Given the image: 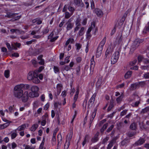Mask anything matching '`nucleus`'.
<instances>
[{
	"label": "nucleus",
	"instance_id": "obj_45",
	"mask_svg": "<svg viewBox=\"0 0 149 149\" xmlns=\"http://www.w3.org/2000/svg\"><path fill=\"white\" fill-rule=\"evenodd\" d=\"M97 109L96 108H95L94 110V111L92 113L91 117H92V118H94L96 115L97 112Z\"/></svg>",
	"mask_w": 149,
	"mask_h": 149
},
{
	"label": "nucleus",
	"instance_id": "obj_15",
	"mask_svg": "<svg viewBox=\"0 0 149 149\" xmlns=\"http://www.w3.org/2000/svg\"><path fill=\"white\" fill-rule=\"evenodd\" d=\"M116 142L115 139H113L110 141L108 145L107 149H111V148L113 146V144Z\"/></svg>",
	"mask_w": 149,
	"mask_h": 149
},
{
	"label": "nucleus",
	"instance_id": "obj_6",
	"mask_svg": "<svg viewBox=\"0 0 149 149\" xmlns=\"http://www.w3.org/2000/svg\"><path fill=\"white\" fill-rule=\"evenodd\" d=\"M96 96V93H94L90 99L89 100L88 102V107H89L91 105L92 106L94 104L95 100V98Z\"/></svg>",
	"mask_w": 149,
	"mask_h": 149
},
{
	"label": "nucleus",
	"instance_id": "obj_3",
	"mask_svg": "<svg viewBox=\"0 0 149 149\" xmlns=\"http://www.w3.org/2000/svg\"><path fill=\"white\" fill-rule=\"evenodd\" d=\"M72 20L71 19H69L66 22V29L67 31H68L72 29L74 26V24L71 23Z\"/></svg>",
	"mask_w": 149,
	"mask_h": 149
},
{
	"label": "nucleus",
	"instance_id": "obj_19",
	"mask_svg": "<svg viewBox=\"0 0 149 149\" xmlns=\"http://www.w3.org/2000/svg\"><path fill=\"white\" fill-rule=\"evenodd\" d=\"M124 95L123 93H122L121 95L116 99V101L117 103H120L122 101L124 97Z\"/></svg>",
	"mask_w": 149,
	"mask_h": 149
},
{
	"label": "nucleus",
	"instance_id": "obj_47",
	"mask_svg": "<svg viewBox=\"0 0 149 149\" xmlns=\"http://www.w3.org/2000/svg\"><path fill=\"white\" fill-rule=\"evenodd\" d=\"M79 94L78 91H76V93L74 96V102H75L78 97V95Z\"/></svg>",
	"mask_w": 149,
	"mask_h": 149
},
{
	"label": "nucleus",
	"instance_id": "obj_54",
	"mask_svg": "<svg viewBox=\"0 0 149 149\" xmlns=\"http://www.w3.org/2000/svg\"><path fill=\"white\" fill-rule=\"evenodd\" d=\"M109 139V137H106L104 138L102 141V143L103 144H105L107 141Z\"/></svg>",
	"mask_w": 149,
	"mask_h": 149
},
{
	"label": "nucleus",
	"instance_id": "obj_5",
	"mask_svg": "<svg viewBox=\"0 0 149 149\" xmlns=\"http://www.w3.org/2000/svg\"><path fill=\"white\" fill-rule=\"evenodd\" d=\"M29 93L28 91H25L23 93V95L21 97L22 101L25 102H27L29 99Z\"/></svg>",
	"mask_w": 149,
	"mask_h": 149
},
{
	"label": "nucleus",
	"instance_id": "obj_53",
	"mask_svg": "<svg viewBox=\"0 0 149 149\" xmlns=\"http://www.w3.org/2000/svg\"><path fill=\"white\" fill-rule=\"evenodd\" d=\"M124 85H125V84H124V83H122L120 85H119L116 86V88L117 89H118V88H123L124 86Z\"/></svg>",
	"mask_w": 149,
	"mask_h": 149
},
{
	"label": "nucleus",
	"instance_id": "obj_56",
	"mask_svg": "<svg viewBox=\"0 0 149 149\" xmlns=\"http://www.w3.org/2000/svg\"><path fill=\"white\" fill-rule=\"evenodd\" d=\"M143 77L146 79L149 78V72L145 73L143 74Z\"/></svg>",
	"mask_w": 149,
	"mask_h": 149
},
{
	"label": "nucleus",
	"instance_id": "obj_55",
	"mask_svg": "<svg viewBox=\"0 0 149 149\" xmlns=\"http://www.w3.org/2000/svg\"><path fill=\"white\" fill-rule=\"evenodd\" d=\"M87 18H84L82 21V24L83 25H85L87 23Z\"/></svg>",
	"mask_w": 149,
	"mask_h": 149
},
{
	"label": "nucleus",
	"instance_id": "obj_46",
	"mask_svg": "<svg viewBox=\"0 0 149 149\" xmlns=\"http://www.w3.org/2000/svg\"><path fill=\"white\" fill-rule=\"evenodd\" d=\"M75 46L76 47L78 51L81 47V45L80 43H76Z\"/></svg>",
	"mask_w": 149,
	"mask_h": 149
},
{
	"label": "nucleus",
	"instance_id": "obj_37",
	"mask_svg": "<svg viewBox=\"0 0 149 149\" xmlns=\"http://www.w3.org/2000/svg\"><path fill=\"white\" fill-rule=\"evenodd\" d=\"M108 126V123H107L104 124L100 130V132L102 133L104 130L107 128Z\"/></svg>",
	"mask_w": 149,
	"mask_h": 149
},
{
	"label": "nucleus",
	"instance_id": "obj_64",
	"mask_svg": "<svg viewBox=\"0 0 149 149\" xmlns=\"http://www.w3.org/2000/svg\"><path fill=\"white\" fill-rule=\"evenodd\" d=\"M139 84L140 86L143 87L146 85V83L145 81H143L139 82Z\"/></svg>",
	"mask_w": 149,
	"mask_h": 149
},
{
	"label": "nucleus",
	"instance_id": "obj_52",
	"mask_svg": "<svg viewBox=\"0 0 149 149\" xmlns=\"http://www.w3.org/2000/svg\"><path fill=\"white\" fill-rule=\"evenodd\" d=\"M113 125H111L108 129L107 130V132H110L113 129L114 127Z\"/></svg>",
	"mask_w": 149,
	"mask_h": 149
},
{
	"label": "nucleus",
	"instance_id": "obj_24",
	"mask_svg": "<svg viewBox=\"0 0 149 149\" xmlns=\"http://www.w3.org/2000/svg\"><path fill=\"white\" fill-rule=\"evenodd\" d=\"M106 40V37H105L100 42V45H99V46L102 47L103 48V47L104 45Z\"/></svg>",
	"mask_w": 149,
	"mask_h": 149
},
{
	"label": "nucleus",
	"instance_id": "obj_27",
	"mask_svg": "<svg viewBox=\"0 0 149 149\" xmlns=\"http://www.w3.org/2000/svg\"><path fill=\"white\" fill-rule=\"evenodd\" d=\"M84 27L81 28L80 29L79 31L78 35L81 36L83 35L84 33Z\"/></svg>",
	"mask_w": 149,
	"mask_h": 149
},
{
	"label": "nucleus",
	"instance_id": "obj_42",
	"mask_svg": "<svg viewBox=\"0 0 149 149\" xmlns=\"http://www.w3.org/2000/svg\"><path fill=\"white\" fill-rule=\"evenodd\" d=\"M68 9L70 12V13H72L73 14V12L75 10L74 8L71 6H69L68 7Z\"/></svg>",
	"mask_w": 149,
	"mask_h": 149
},
{
	"label": "nucleus",
	"instance_id": "obj_39",
	"mask_svg": "<svg viewBox=\"0 0 149 149\" xmlns=\"http://www.w3.org/2000/svg\"><path fill=\"white\" fill-rule=\"evenodd\" d=\"M137 85L138 84L136 83L132 84L130 87V90L132 91L135 90L136 88Z\"/></svg>",
	"mask_w": 149,
	"mask_h": 149
},
{
	"label": "nucleus",
	"instance_id": "obj_59",
	"mask_svg": "<svg viewBox=\"0 0 149 149\" xmlns=\"http://www.w3.org/2000/svg\"><path fill=\"white\" fill-rule=\"evenodd\" d=\"M103 49V48L102 47H100V46H98L96 52H100L101 53H102V50Z\"/></svg>",
	"mask_w": 149,
	"mask_h": 149
},
{
	"label": "nucleus",
	"instance_id": "obj_7",
	"mask_svg": "<svg viewBox=\"0 0 149 149\" xmlns=\"http://www.w3.org/2000/svg\"><path fill=\"white\" fill-rule=\"evenodd\" d=\"M113 51V49L112 46L111 45H109L105 52V58H107L110 54H111Z\"/></svg>",
	"mask_w": 149,
	"mask_h": 149
},
{
	"label": "nucleus",
	"instance_id": "obj_51",
	"mask_svg": "<svg viewBox=\"0 0 149 149\" xmlns=\"http://www.w3.org/2000/svg\"><path fill=\"white\" fill-rule=\"evenodd\" d=\"M127 111V110H124L123 111L120 113V116H122L125 115L126 114Z\"/></svg>",
	"mask_w": 149,
	"mask_h": 149
},
{
	"label": "nucleus",
	"instance_id": "obj_30",
	"mask_svg": "<svg viewBox=\"0 0 149 149\" xmlns=\"http://www.w3.org/2000/svg\"><path fill=\"white\" fill-rule=\"evenodd\" d=\"M65 18L66 19L69 18L73 14L72 13L65 12Z\"/></svg>",
	"mask_w": 149,
	"mask_h": 149
},
{
	"label": "nucleus",
	"instance_id": "obj_31",
	"mask_svg": "<svg viewBox=\"0 0 149 149\" xmlns=\"http://www.w3.org/2000/svg\"><path fill=\"white\" fill-rule=\"evenodd\" d=\"M149 111V107H147L142 109L141 111V113L144 114Z\"/></svg>",
	"mask_w": 149,
	"mask_h": 149
},
{
	"label": "nucleus",
	"instance_id": "obj_60",
	"mask_svg": "<svg viewBox=\"0 0 149 149\" xmlns=\"http://www.w3.org/2000/svg\"><path fill=\"white\" fill-rule=\"evenodd\" d=\"M103 49V48L102 47H100V46H98L96 52H100L101 53H102V50Z\"/></svg>",
	"mask_w": 149,
	"mask_h": 149
},
{
	"label": "nucleus",
	"instance_id": "obj_62",
	"mask_svg": "<svg viewBox=\"0 0 149 149\" xmlns=\"http://www.w3.org/2000/svg\"><path fill=\"white\" fill-rule=\"evenodd\" d=\"M128 13V12L127 11L123 15V16L122 18V20L123 21H124L125 20L126 17L127 15V14Z\"/></svg>",
	"mask_w": 149,
	"mask_h": 149
},
{
	"label": "nucleus",
	"instance_id": "obj_58",
	"mask_svg": "<svg viewBox=\"0 0 149 149\" xmlns=\"http://www.w3.org/2000/svg\"><path fill=\"white\" fill-rule=\"evenodd\" d=\"M137 62V60L134 59V61L130 63V65L133 66Z\"/></svg>",
	"mask_w": 149,
	"mask_h": 149
},
{
	"label": "nucleus",
	"instance_id": "obj_63",
	"mask_svg": "<svg viewBox=\"0 0 149 149\" xmlns=\"http://www.w3.org/2000/svg\"><path fill=\"white\" fill-rule=\"evenodd\" d=\"M17 136V134L16 133H13L11 134V137L12 139L15 138Z\"/></svg>",
	"mask_w": 149,
	"mask_h": 149
},
{
	"label": "nucleus",
	"instance_id": "obj_38",
	"mask_svg": "<svg viewBox=\"0 0 149 149\" xmlns=\"http://www.w3.org/2000/svg\"><path fill=\"white\" fill-rule=\"evenodd\" d=\"M127 136L129 137H132L135 135V132H129L127 133Z\"/></svg>",
	"mask_w": 149,
	"mask_h": 149
},
{
	"label": "nucleus",
	"instance_id": "obj_8",
	"mask_svg": "<svg viewBox=\"0 0 149 149\" xmlns=\"http://www.w3.org/2000/svg\"><path fill=\"white\" fill-rule=\"evenodd\" d=\"M146 141L145 137L144 138L140 137V139L135 143V145L138 146L141 145L144 143Z\"/></svg>",
	"mask_w": 149,
	"mask_h": 149
},
{
	"label": "nucleus",
	"instance_id": "obj_2",
	"mask_svg": "<svg viewBox=\"0 0 149 149\" xmlns=\"http://www.w3.org/2000/svg\"><path fill=\"white\" fill-rule=\"evenodd\" d=\"M119 52L117 51L113 55L111 59V64H114L117 61L119 57Z\"/></svg>",
	"mask_w": 149,
	"mask_h": 149
},
{
	"label": "nucleus",
	"instance_id": "obj_13",
	"mask_svg": "<svg viewBox=\"0 0 149 149\" xmlns=\"http://www.w3.org/2000/svg\"><path fill=\"white\" fill-rule=\"evenodd\" d=\"M17 15L18 13H12L10 12H7L6 13V15L5 16L9 18H12L14 17Z\"/></svg>",
	"mask_w": 149,
	"mask_h": 149
},
{
	"label": "nucleus",
	"instance_id": "obj_18",
	"mask_svg": "<svg viewBox=\"0 0 149 149\" xmlns=\"http://www.w3.org/2000/svg\"><path fill=\"white\" fill-rule=\"evenodd\" d=\"M129 142V140L127 139H125L122 141L121 142L120 145L121 146H126Z\"/></svg>",
	"mask_w": 149,
	"mask_h": 149
},
{
	"label": "nucleus",
	"instance_id": "obj_11",
	"mask_svg": "<svg viewBox=\"0 0 149 149\" xmlns=\"http://www.w3.org/2000/svg\"><path fill=\"white\" fill-rule=\"evenodd\" d=\"M94 12L98 17H102L103 14L102 11L98 8L95 9L94 10Z\"/></svg>",
	"mask_w": 149,
	"mask_h": 149
},
{
	"label": "nucleus",
	"instance_id": "obj_4",
	"mask_svg": "<svg viewBox=\"0 0 149 149\" xmlns=\"http://www.w3.org/2000/svg\"><path fill=\"white\" fill-rule=\"evenodd\" d=\"M37 75V71L30 72L27 76V79L29 80H32L35 76Z\"/></svg>",
	"mask_w": 149,
	"mask_h": 149
},
{
	"label": "nucleus",
	"instance_id": "obj_26",
	"mask_svg": "<svg viewBox=\"0 0 149 149\" xmlns=\"http://www.w3.org/2000/svg\"><path fill=\"white\" fill-rule=\"evenodd\" d=\"M132 73V72L131 71H128L125 74L124 76L125 78L126 79L130 78L131 77Z\"/></svg>",
	"mask_w": 149,
	"mask_h": 149
},
{
	"label": "nucleus",
	"instance_id": "obj_23",
	"mask_svg": "<svg viewBox=\"0 0 149 149\" xmlns=\"http://www.w3.org/2000/svg\"><path fill=\"white\" fill-rule=\"evenodd\" d=\"M38 87L36 86H33L31 88V91L35 93H37V92L38 91Z\"/></svg>",
	"mask_w": 149,
	"mask_h": 149
},
{
	"label": "nucleus",
	"instance_id": "obj_29",
	"mask_svg": "<svg viewBox=\"0 0 149 149\" xmlns=\"http://www.w3.org/2000/svg\"><path fill=\"white\" fill-rule=\"evenodd\" d=\"M38 125L37 124H34L32 125L30 129V130L33 132L35 131L38 127Z\"/></svg>",
	"mask_w": 149,
	"mask_h": 149
},
{
	"label": "nucleus",
	"instance_id": "obj_10",
	"mask_svg": "<svg viewBox=\"0 0 149 149\" xmlns=\"http://www.w3.org/2000/svg\"><path fill=\"white\" fill-rule=\"evenodd\" d=\"M95 65V62L94 59V56H93L91 60V65L90 69L91 71L93 70Z\"/></svg>",
	"mask_w": 149,
	"mask_h": 149
},
{
	"label": "nucleus",
	"instance_id": "obj_50",
	"mask_svg": "<svg viewBox=\"0 0 149 149\" xmlns=\"http://www.w3.org/2000/svg\"><path fill=\"white\" fill-rule=\"evenodd\" d=\"M140 103V100L139 101L136 102L134 105H132V106L133 107H137L139 104Z\"/></svg>",
	"mask_w": 149,
	"mask_h": 149
},
{
	"label": "nucleus",
	"instance_id": "obj_22",
	"mask_svg": "<svg viewBox=\"0 0 149 149\" xmlns=\"http://www.w3.org/2000/svg\"><path fill=\"white\" fill-rule=\"evenodd\" d=\"M89 139L90 137L88 135H86L85 136L84 140L82 142V146H83L86 144V142Z\"/></svg>",
	"mask_w": 149,
	"mask_h": 149
},
{
	"label": "nucleus",
	"instance_id": "obj_34",
	"mask_svg": "<svg viewBox=\"0 0 149 149\" xmlns=\"http://www.w3.org/2000/svg\"><path fill=\"white\" fill-rule=\"evenodd\" d=\"M114 106L113 103V101H111L110 104L107 110L108 111H110Z\"/></svg>",
	"mask_w": 149,
	"mask_h": 149
},
{
	"label": "nucleus",
	"instance_id": "obj_21",
	"mask_svg": "<svg viewBox=\"0 0 149 149\" xmlns=\"http://www.w3.org/2000/svg\"><path fill=\"white\" fill-rule=\"evenodd\" d=\"M38 74L37 73V76H35L32 80L33 83L35 84H38L40 82V81L38 78Z\"/></svg>",
	"mask_w": 149,
	"mask_h": 149
},
{
	"label": "nucleus",
	"instance_id": "obj_32",
	"mask_svg": "<svg viewBox=\"0 0 149 149\" xmlns=\"http://www.w3.org/2000/svg\"><path fill=\"white\" fill-rule=\"evenodd\" d=\"M26 127V125L25 124H23L19 126L17 128V130L19 131L23 130L25 129Z\"/></svg>",
	"mask_w": 149,
	"mask_h": 149
},
{
	"label": "nucleus",
	"instance_id": "obj_49",
	"mask_svg": "<svg viewBox=\"0 0 149 149\" xmlns=\"http://www.w3.org/2000/svg\"><path fill=\"white\" fill-rule=\"evenodd\" d=\"M70 145V143H69L65 142L64 145V149H68Z\"/></svg>",
	"mask_w": 149,
	"mask_h": 149
},
{
	"label": "nucleus",
	"instance_id": "obj_9",
	"mask_svg": "<svg viewBox=\"0 0 149 149\" xmlns=\"http://www.w3.org/2000/svg\"><path fill=\"white\" fill-rule=\"evenodd\" d=\"M73 2L75 5L77 7H83L84 6L82 0H73Z\"/></svg>",
	"mask_w": 149,
	"mask_h": 149
},
{
	"label": "nucleus",
	"instance_id": "obj_14",
	"mask_svg": "<svg viewBox=\"0 0 149 149\" xmlns=\"http://www.w3.org/2000/svg\"><path fill=\"white\" fill-rule=\"evenodd\" d=\"M143 41V40L142 39H136L135 40L133 43L136 46V47H138L139 46L140 43H142Z\"/></svg>",
	"mask_w": 149,
	"mask_h": 149
},
{
	"label": "nucleus",
	"instance_id": "obj_48",
	"mask_svg": "<svg viewBox=\"0 0 149 149\" xmlns=\"http://www.w3.org/2000/svg\"><path fill=\"white\" fill-rule=\"evenodd\" d=\"M90 3L91 5V7L92 9H93L95 8V4L93 0H91Z\"/></svg>",
	"mask_w": 149,
	"mask_h": 149
},
{
	"label": "nucleus",
	"instance_id": "obj_1",
	"mask_svg": "<svg viewBox=\"0 0 149 149\" xmlns=\"http://www.w3.org/2000/svg\"><path fill=\"white\" fill-rule=\"evenodd\" d=\"M23 91L17 85L14 88V96L17 98H21L23 95Z\"/></svg>",
	"mask_w": 149,
	"mask_h": 149
},
{
	"label": "nucleus",
	"instance_id": "obj_35",
	"mask_svg": "<svg viewBox=\"0 0 149 149\" xmlns=\"http://www.w3.org/2000/svg\"><path fill=\"white\" fill-rule=\"evenodd\" d=\"M81 21V19L80 17H77L75 21V25L81 26V24H80Z\"/></svg>",
	"mask_w": 149,
	"mask_h": 149
},
{
	"label": "nucleus",
	"instance_id": "obj_36",
	"mask_svg": "<svg viewBox=\"0 0 149 149\" xmlns=\"http://www.w3.org/2000/svg\"><path fill=\"white\" fill-rule=\"evenodd\" d=\"M98 140V135H95L94 137L93 138L91 139V141L93 143L97 142Z\"/></svg>",
	"mask_w": 149,
	"mask_h": 149
},
{
	"label": "nucleus",
	"instance_id": "obj_41",
	"mask_svg": "<svg viewBox=\"0 0 149 149\" xmlns=\"http://www.w3.org/2000/svg\"><path fill=\"white\" fill-rule=\"evenodd\" d=\"M10 71L8 70H6L5 71L4 73V74L5 77L6 78H8L9 76Z\"/></svg>",
	"mask_w": 149,
	"mask_h": 149
},
{
	"label": "nucleus",
	"instance_id": "obj_43",
	"mask_svg": "<svg viewBox=\"0 0 149 149\" xmlns=\"http://www.w3.org/2000/svg\"><path fill=\"white\" fill-rule=\"evenodd\" d=\"M57 91H59L60 93L61 91V88L62 87V85L61 84H58L57 86Z\"/></svg>",
	"mask_w": 149,
	"mask_h": 149
},
{
	"label": "nucleus",
	"instance_id": "obj_12",
	"mask_svg": "<svg viewBox=\"0 0 149 149\" xmlns=\"http://www.w3.org/2000/svg\"><path fill=\"white\" fill-rule=\"evenodd\" d=\"M17 85L21 89L27 90L30 88V86L28 84H22Z\"/></svg>",
	"mask_w": 149,
	"mask_h": 149
},
{
	"label": "nucleus",
	"instance_id": "obj_57",
	"mask_svg": "<svg viewBox=\"0 0 149 149\" xmlns=\"http://www.w3.org/2000/svg\"><path fill=\"white\" fill-rule=\"evenodd\" d=\"M148 26H146L144 29V32L145 31H146L145 33H146L147 32L149 31V22L148 23Z\"/></svg>",
	"mask_w": 149,
	"mask_h": 149
},
{
	"label": "nucleus",
	"instance_id": "obj_16",
	"mask_svg": "<svg viewBox=\"0 0 149 149\" xmlns=\"http://www.w3.org/2000/svg\"><path fill=\"white\" fill-rule=\"evenodd\" d=\"M39 95L37 93L31 92L29 93V96L30 97H38Z\"/></svg>",
	"mask_w": 149,
	"mask_h": 149
},
{
	"label": "nucleus",
	"instance_id": "obj_61",
	"mask_svg": "<svg viewBox=\"0 0 149 149\" xmlns=\"http://www.w3.org/2000/svg\"><path fill=\"white\" fill-rule=\"evenodd\" d=\"M132 97L134 100H135L136 99H137L139 100H140V99L138 96L137 95L134 94L132 95Z\"/></svg>",
	"mask_w": 149,
	"mask_h": 149
},
{
	"label": "nucleus",
	"instance_id": "obj_44",
	"mask_svg": "<svg viewBox=\"0 0 149 149\" xmlns=\"http://www.w3.org/2000/svg\"><path fill=\"white\" fill-rule=\"evenodd\" d=\"M49 31V30L48 29V27H47L44 29L42 32L43 34H46Z\"/></svg>",
	"mask_w": 149,
	"mask_h": 149
},
{
	"label": "nucleus",
	"instance_id": "obj_17",
	"mask_svg": "<svg viewBox=\"0 0 149 149\" xmlns=\"http://www.w3.org/2000/svg\"><path fill=\"white\" fill-rule=\"evenodd\" d=\"M72 133L71 132L67 135L65 142H68L70 143L72 137Z\"/></svg>",
	"mask_w": 149,
	"mask_h": 149
},
{
	"label": "nucleus",
	"instance_id": "obj_25",
	"mask_svg": "<svg viewBox=\"0 0 149 149\" xmlns=\"http://www.w3.org/2000/svg\"><path fill=\"white\" fill-rule=\"evenodd\" d=\"M137 47H136V46L133 43L131 47L130 53L131 54H132Z\"/></svg>",
	"mask_w": 149,
	"mask_h": 149
},
{
	"label": "nucleus",
	"instance_id": "obj_20",
	"mask_svg": "<svg viewBox=\"0 0 149 149\" xmlns=\"http://www.w3.org/2000/svg\"><path fill=\"white\" fill-rule=\"evenodd\" d=\"M10 122H10L6 123L0 125V130L3 129L8 127Z\"/></svg>",
	"mask_w": 149,
	"mask_h": 149
},
{
	"label": "nucleus",
	"instance_id": "obj_33",
	"mask_svg": "<svg viewBox=\"0 0 149 149\" xmlns=\"http://www.w3.org/2000/svg\"><path fill=\"white\" fill-rule=\"evenodd\" d=\"M136 127L137 125L135 123H132L130 125V129L133 130H136Z\"/></svg>",
	"mask_w": 149,
	"mask_h": 149
},
{
	"label": "nucleus",
	"instance_id": "obj_40",
	"mask_svg": "<svg viewBox=\"0 0 149 149\" xmlns=\"http://www.w3.org/2000/svg\"><path fill=\"white\" fill-rule=\"evenodd\" d=\"M53 69L55 73H59L60 72L59 69L58 67L54 66Z\"/></svg>",
	"mask_w": 149,
	"mask_h": 149
},
{
	"label": "nucleus",
	"instance_id": "obj_28",
	"mask_svg": "<svg viewBox=\"0 0 149 149\" xmlns=\"http://www.w3.org/2000/svg\"><path fill=\"white\" fill-rule=\"evenodd\" d=\"M122 39V34L120 33L118 35L116 39V41H118V43H120L121 42Z\"/></svg>",
	"mask_w": 149,
	"mask_h": 149
}]
</instances>
